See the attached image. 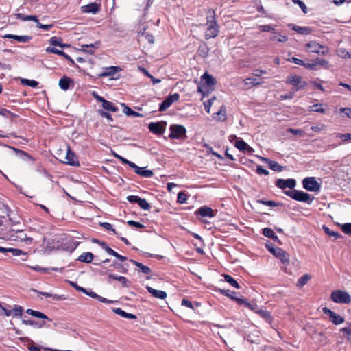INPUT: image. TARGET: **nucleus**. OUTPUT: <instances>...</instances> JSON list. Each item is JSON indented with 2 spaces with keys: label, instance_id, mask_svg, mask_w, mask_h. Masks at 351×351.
Listing matches in <instances>:
<instances>
[{
  "label": "nucleus",
  "instance_id": "obj_1",
  "mask_svg": "<svg viewBox=\"0 0 351 351\" xmlns=\"http://www.w3.org/2000/svg\"><path fill=\"white\" fill-rule=\"evenodd\" d=\"M206 25L208 27L205 32V39L216 38L219 34V26L217 23L213 10H209L206 13Z\"/></svg>",
  "mask_w": 351,
  "mask_h": 351
},
{
  "label": "nucleus",
  "instance_id": "obj_2",
  "mask_svg": "<svg viewBox=\"0 0 351 351\" xmlns=\"http://www.w3.org/2000/svg\"><path fill=\"white\" fill-rule=\"evenodd\" d=\"M284 193L295 201L307 203L308 204H311L314 199L313 196L302 191L289 190L285 191Z\"/></svg>",
  "mask_w": 351,
  "mask_h": 351
},
{
  "label": "nucleus",
  "instance_id": "obj_3",
  "mask_svg": "<svg viewBox=\"0 0 351 351\" xmlns=\"http://www.w3.org/2000/svg\"><path fill=\"white\" fill-rule=\"evenodd\" d=\"M265 247L276 258L280 259L284 264L289 263V255L282 248L275 247L269 241H267Z\"/></svg>",
  "mask_w": 351,
  "mask_h": 351
},
{
  "label": "nucleus",
  "instance_id": "obj_4",
  "mask_svg": "<svg viewBox=\"0 0 351 351\" xmlns=\"http://www.w3.org/2000/svg\"><path fill=\"white\" fill-rule=\"evenodd\" d=\"M286 83L293 86L292 91L295 92L303 90L307 86V82L302 80V77L296 74H289L286 79Z\"/></svg>",
  "mask_w": 351,
  "mask_h": 351
},
{
  "label": "nucleus",
  "instance_id": "obj_5",
  "mask_svg": "<svg viewBox=\"0 0 351 351\" xmlns=\"http://www.w3.org/2000/svg\"><path fill=\"white\" fill-rule=\"evenodd\" d=\"M170 134L169 138L171 139L185 140L187 138L186 130L184 125L172 124L169 127Z\"/></svg>",
  "mask_w": 351,
  "mask_h": 351
},
{
  "label": "nucleus",
  "instance_id": "obj_6",
  "mask_svg": "<svg viewBox=\"0 0 351 351\" xmlns=\"http://www.w3.org/2000/svg\"><path fill=\"white\" fill-rule=\"evenodd\" d=\"M331 300L338 304H349L351 302V296L350 294L343 290L333 291L330 295Z\"/></svg>",
  "mask_w": 351,
  "mask_h": 351
},
{
  "label": "nucleus",
  "instance_id": "obj_7",
  "mask_svg": "<svg viewBox=\"0 0 351 351\" xmlns=\"http://www.w3.org/2000/svg\"><path fill=\"white\" fill-rule=\"evenodd\" d=\"M302 186L308 191L319 192L321 184L317 181L315 177H306L302 180Z\"/></svg>",
  "mask_w": 351,
  "mask_h": 351
},
{
  "label": "nucleus",
  "instance_id": "obj_8",
  "mask_svg": "<svg viewBox=\"0 0 351 351\" xmlns=\"http://www.w3.org/2000/svg\"><path fill=\"white\" fill-rule=\"evenodd\" d=\"M167 122L165 121L158 122H151L148 125L149 131L157 135H162L165 132Z\"/></svg>",
  "mask_w": 351,
  "mask_h": 351
},
{
  "label": "nucleus",
  "instance_id": "obj_9",
  "mask_svg": "<svg viewBox=\"0 0 351 351\" xmlns=\"http://www.w3.org/2000/svg\"><path fill=\"white\" fill-rule=\"evenodd\" d=\"M306 47L309 49L311 53H315L317 54L325 55L328 51V48L324 45H322L316 41H310L306 44Z\"/></svg>",
  "mask_w": 351,
  "mask_h": 351
},
{
  "label": "nucleus",
  "instance_id": "obj_10",
  "mask_svg": "<svg viewBox=\"0 0 351 351\" xmlns=\"http://www.w3.org/2000/svg\"><path fill=\"white\" fill-rule=\"evenodd\" d=\"M99 273L102 275H104V274H107L108 275V277H107V282L108 283H110L111 282V280H118L119 282H120L122 285L123 287H130V282L128 280V279L124 277V276H117V275H115V274H113L112 273H110L109 271V270H101L99 271Z\"/></svg>",
  "mask_w": 351,
  "mask_h": 351
},
{
  "label": "nucleus",
  "instance_id": "obj_11",
  "mask_svg": "<svg viewBox=\"0 0 351 351\" xmlns=\"http://www.w3.org/2000/svg\"><path fill=\"white\" fill-rule=\"evenodd\" d=\"M322 311L328 315L329 320L335 325H339L344 322V318L327 307H324Z\"/></svg>",
  "mask_w": 351,
  "mask_h": 351
},
{
  "label": "nucleus",
  "instance_id": "obj_12",
  "mask_svg": "<svg viewBox=\"0 0 351 351\" xmlns=\"http://www.w3.org/2000/svg\"><path fill=\"white\" fill-rule=\"evenodd\" d=\"M180 99V95L175 93L173 95H169L166 99L160 104L159 111L164 112L169 108L173 103L176 102Z\"/></svg>",
  "mask_w": 351,
  "mask_h": 351
},
{
  "label": "nucleus",
  "instance_id": "obj_13",
  "mask_svg": "<svg viewBox=\"0 0 351 351\" xmlns=\"http://www.w3.org/2000/svg\"><path fill=\"white\" fill-rule=\"evenodd\" d=\"M296 185V181L295 179L289 178L287 180L285 179H278L276 181V186L282 190L286 188H289L291 190H293Z\"/></svg>",
  "mask_w": 351,
  "mask_h": 351
},
{
  "label": "nucleus",
  "instance_id": "obj_14",
  "mask_svg": "<svg viewBox=\"0 0 351 351\" xmlns=\"http://www.w3.org/2000/svg\"><path fill=\"white\" fill-rule=\"evenodd\" d=\"M234 138H236L234 146L239 150H240L244 153H246V154H251V153H252V152H254V149L247 143H246L242 138H237L236 136H234Z\"/></svg>",
  "mask_w": 351,
  "mask_h": 351
},
{
  "label": "nucleus",
  "instance_id": "obj_15",
  "mask_svg": "<svg viewBox=\"0 0 351 351\" xmlns=\"http://www.w3.org/2000/svg\"><path fill=\"white\" fill-rule=\"evenodd\" d=\"M65 160L66 161L64 162L67 165L74 167L80 166L77 156L73 152L71 151L69 146L67 147V153L65 157Z\"/></svg>",
  "mask_w": 351,
  "mask_h": 351
},
{
  "label": "nucleus",
  "instance_id": "obj_16",
  "mask_svg": "<svg viewBox=\"0 0 351 351\" xmlns=\"http://www.w3.org/2000/svg\"><path fill=\"white\" fill-rule=\"evenodd\" d=\"M46 51L47 53H54V54H57V55L63 56V58H66V60H68L69 61L71 65L75 66L76 68H79L78 65L75 63V61L69 55H67L66 53H64L63 51L59 50L55 47H48L46 49Z\"/></svg>",
  "mask_w": 351,
  "mask_h": 351
},
{
  "label": "nucleus",
  "instance_id": "obj_17",
  "mask_svg": "<svg viewBox=\"0 0 351 351\" xmlns=\"http://www.w3.org/2000/svg\"><path fill=\"white\" fill-rule=\"evenodd\" d=\"M100 10L101 5L95 2L81 7V11L83 13L97 14Z\"/></svg>",
  "mask_w": 351,
  "mask_h": 351
},
{
  "label": "nucleus",
  "instance_id": "obj_18",
  "mask_svg": "<svg viewBox=\"0 0 351 351\" xmlns=\"http://www.w3.org/2000/svg\"><path fill=\"white\" fill-rule=\"evenodd\" d=\"M219 292L221 293L222 295H224L231 298L232 300L236 301L239 304H243L245 302L244 298H238L236 295L237 293L230 290L219 289Z\"/></svg>",
  "mask_w": 351,
  "mask_h": 351
},
{
  "label": "nucleus",
  "instance_id": "obj_19",
  "mask_svg": "<svg viewBox=\"0 0 351 351\" xmlns=\"http://www.w3.org/2000/svg\"><path fill=\"white\" fill-rule=\"evenodd\" d=\"M288 27L301 35H308L312 33V29L308 27H300L293 23H289Z\"/></svg>",
  "mask_w": 351,
  "mask_h": 351
},
{
  "label": "nucleus",
  "instance_id": "obj_20",
  "mask_svg": "<svg viewBox=\"0 0 351 351\" xmlns=\"http://www.w3.org/2000/svg\"><path fill=\"white\" fill-rule=\"evenodd\" d=\"M265 163L274 171L281 172L285 169V167L281 166L276 161L271 160L267 158H265Z\"/></svg>",
  "mask_w": 351,
  "mask_h": 351
},
{
  "label": "nucleus",
  "instance_id": "obj_21",
  "mask_svg": "<svg viewBox=\"0 0 351 351\" xmlns=\"http://www.w3.org/2000/svg\"><path fill=\"white\" fill-rule=\"evenodd\" d=\"M146 289L149 293L152 294V296H154L156 298L163 300L165 299L167 296V294L165 291L161 290H156L148 285L146 286Z\"/></svg>",
  "mask_w": 351,
  "mask_h": 351
},
{
  "label": "nucleus",
  "instance_id": "obj_22",
  "mask_svg": "<svg viewBox=\"0 0 351 351\" xmlns=\"http://www.w3.org/2000/svg\"><path fill=\"white\" fill-rule=\"evenodd\" d=\"M196 214L202 217H213L215 216V213L211 208L204 206L197 210Z\"/></svg>",
  "mask_w": 351,
  "mask_h": 351
},
{
  "label": "nucleus",
  "instance_id": "obj_23",
  "mask_svg": "<svg viewBox=\"0 0 351 351\" xmlns=\"http://www.w3.org/2000/svg\"><path fill=\"white\" fill-rule=\"evenodd\" d=\"M72 84L73 86L74 83L71 78L67 77V76H63L60 80L58 85L60 88L63 90H67L70 85Z\"/></svg>",
  "mask_w": 351,
  "mask_h": 351
},
{
  "label": "nucleus",
  "instance_id": "obj_24",
  "mask_svg": "<svg viewBox=\"0 0 351 351\" xmlns=\"http://www.w3.org/2000/svg\"><path fill=\"white\" fill-rule=\"evenodd\" d=\"M268 39L274 43L279 42L285 43L288 40V38L286 36L278 34L276 31L271 33L269 36Z\"/></svg>",
  "mask_w": 351,
  "mask_h": 351
},
{
  "label": "nucleus",
  "instance_id": "obj_25",
  "mask_svg": "<svg viewBox=\"0 0 351 351\" xmlns=\"http://www.w3.org/2000/svg\"><path fill=\"white\" fill-rule=\"evenodd\" d=\"M84 293H85L86 295L91 297L92 298L97 299V300H99L101 302H103V303L111 304V303L113 302L112 300H108V299L105 298L104 297H101V296L99 295L95 292H94V291H93L91 290L86 289V291L84 292Z\"/></svg>",
  "mask_w": 351,
  "mask_h": 351
},
{
  "label": "nucleus",
  "instance_id": "obj_26",
  "mask_svg": "<svg viewBox=\"0 0 351 351\" xmlns=\"http://www.w3.org/2000/svg\"><path fill=\"white\" fill-rule=\"evenodd\" d=\"M121 69L119 66H110L105 69V71L98 75L100 77L113 76L116 73L120 71Z\"/></svg>",
  "mask_w": 351,
  "mask_h": 351
},
{
  "label": "nucleus",
  "instance_id": "obj_27",
  "mask_svg": "<svg viewBox=\"0 0 351 351\" xmlns=\"http://www.w3.org/2000/svg\"><path fill=\"white\" fill-rule=\"evenodd\" d=\"M4 38L14 39L18 42L21 43H27L32 39V36L28 35L18 36L14 34H6L4 36Z\"/></svg>",
  "mask_w": 351,
  "mask_h": 351
},
{
  "label": "nucleus",
  "instance_id": "obj_28",
  "mask_svg": "<svg viewBox=\"0 0 351 351\" xmlns=\"http://www.w3.org/2000/svg\"><path fill=\"white\" fill-rule=\"evenodd\" d=\"M49 43L53 46H58L62 48H68L71 46L69 44L63 43L62 38L56 36L51 37L49 40Z\"/></svg>",
  "mask_w": 351,
  "mask_h": 351
},
{
  "label": "nucleus",
  "instance_id": "obj_29",
  "mask_svg": "<svg viewBox=\"0 0 351 351\" xmlns=\"http://www.w3.org/2000/svg\"><path fill=\"white\" fill-rule=\"evenodd\" d=\"M94 258V255L91 252H83L81 255H80L77 258V261L86 263H90Z\"/></svg>",
  "mask_w": 351,
  "mask_h": 351
},
{
  "label": "nucleus",
  "instance_id": "obj_30",
  "mask_svg": "<svg viewBox=\"0 0 351 351\" xmlns=\"http://www.w3.org/2000/svg\"><path fill=\"white\" fill-rule=\"evenodd\" d=\"M243 304H245V306H247L250 309L258 313L261 317H263V310L256 303H249L245 300V302Z\"/></svg>",
  "mask_w": 351,
  "mask_h": 351
},
{
  "label": "nucleus",
  "instance_id": "obj_31",
  "mask_svg": "<svg viewBox=\"0 0 351 351\" xmlns=\"http://www.w3.org/2000/svg\"><path fill=\"white\" fill-rule=\"evenodd\" d=\"M210 49L206 43L200 45L197 49V54L202 58H206L209 54Z\"/></svg>",
  "mask_w": 351,
  "mask_h": 351
},
{
  "label": "nucleus",
  "instance_id": "obj_32",
  "mask_svg": "<svg viewBox=\"0 0 351 351\" xmlns=\"http://www.w3.org/2000/svg\"><path fill=\"white\" fill-rule=\"evenodd\" d=\"M130 261L133 265H134L135 266H136L137 267L139 268V271H141L145 274H149L151 273L152 271L149 267L145 266V265H143L141 263L138 262L134 260H132V259H130Z\"/></svg>",
  "mask_w": 351,
  "mask_h": 351
},
{
  "label": "nucleus",
  "instance_id": "obj_33",
  "mask_svg": "<svg viewBox=\"0 0 351 351\" xmlns=\"http://www.w3.org/2000/svg\"><path fill=\"white\" fill-rule=\"evenodd\" d=\"M121 105L123 106V112L128 116H132L134 117H142L143 115L126 106L125 104L121 103Z\"/></svg>",
  "mask_w": 351,
  "mask_h": 351
},
{
  "label": "nucleus",
  "instance_id": "obj_34",
  "mask_svg": "<svg viewBox=\"0 0 351 351\" xmlns=\"http://www.w3.org/2000/svg\"><path fill=\"white\" fill-rule=\"evenodd\" d=\"M265 237L271 239L274 242L282 244V242L271 228H265Z\"/></svg>",
  "mask_w": 351,
  "mask_h": 351
},
{
  "label": "nucleus",
  "instance_id": "obj_35",
  "mask_svg": "<svg viewBox=\"0 0 351 351\" xmlns=\"http://www.w3.org/2000/svg\"><path fill=\"white\" fill-rule=\"evenodd\" d=\"M26 313L32 316H34V317L39 318V319L51 320L45 314H44L42 312L38 311L28 308L26 311Z\"/></svg>",
  "mask_w": 351,
  "mask_h": 351
},
{
  "label": "nucleus",
  "instance_id": "obj_36",
  "mask_svg": "<svg viewBox=\"0 0 351 351\" xmlns=\"http://www.w3.org/2000/svg\"><path fill=\"white\" fill-rule=\"evenodd\" d=\"M201 78L202 80H204L205 84L208 86H212L216 84V80L215 77L213 75L208 74L207 73H205L204 75H202Z\"/></svg>",
  "mask_w": 351,
  "mask_h": 351
},
{
  "label": "nucleus",
  "instance_id": "obj_37",
  "mask_svg": "<svg viewBox=\"0 0 351 351\" xmlns=\"http://www.w3.org/2000/svg\"><path fill=\"white\" fill-rule=\"evenodd\" d=\"M102 107L104 110L112 112H115L119 110L118 108L112 102L106 99L102 103Z\"/></svg>",
  "mask_w": 351,
  "mask_h": 351
},
{
  "label": "nucleus",
  "instance_id": "obj_38",
  "mask_svg": "<svg viewBox=\"0 0 351 351\" xmlns=\"http://www.w3.org/2000/svg\"><path fill=\"white\" fill-rule=\"evenodd\" d=\"M22 324H23L25 325H30V326H32L33 327H36V328H42L45 326V322H36L35 320H32V319H23Z\"/></svg>",
  "mask_w": 351,
  "mask_h": 351
},
{
  "label": "nucleus",
  "instance_id": "obj_39",
  "mask_svg": "<svg viewBox=\"0 0 351 351\" xmlns=\"http://www.w3.org/2000/svg\"><path fill=\"white\" fill-rule=\"evenodd\" d=\"M323 230L326 234H328V236L333 237L334 240H337V239L343 237L342 235L340 234L338 232L331 230L328 227H327L325 225L323 226Z\"/></svg>",
  "mask_w": 351,
  "mask_h": 351
},
{
  "label": "nucleus",
  "instance_id": "obj_40",
  "mask_svg": "<svg viewBox=\"0 0 351 351\" xmlns=\"http://www.w3.org/2000/svg\"><path fill=\"white\" fill-rule=\"evenodd\" d=\"M181 304L182 306H184L193 310L195 309V306L198 307L200 306V303H199L198 302H195L194 303H193L186 298L182 299Z\"/></svg>",
  "mask_w": 351,
  "mask_h": 351
},
{
  "label": "nucleus",
  "instance_id": "obj_41",
  "mask_svg": "<svg viewBox=\"0 0 351 351\" xmlns=\"http://www.w3.org/2000/svg\"><path fill=\"white\" fill-rule=\"evenodd\" d=\"M12 311V314L14 317H21L23 312V308L21 306L15 304L13 306L12 309H10Z\"/></svg>",
  "mask_w": 351,
  "mask_h": 351
},
{
  "label": "nucleus",
  "instance_id": "obj_42",
  "mask_svg": "<svg viewBox=\"0 0 351 351\" xmlns=\"http://www.w3.org/2000/svg\"><path fill=\"white\" fill-rule=\"evenodd\" d=\"M223 276H224L226 282H227L231 286H232L237 289L240 288V286H239V283L237 282V281L234 278H233L231 276H230L228 274H224Z\"/></svg>",
  "mask_w": 351,
  "mask_h": 351
},
{
  "label": "nucleus",
  "instance_id": "obj_43",
  "mask_svg": "<svg viewBox=\"0 0 351 351\" xmlns=\"http://www.w3.org/2000/svg\"><path fill=\"white\" fill-rule=\"evenodd\" d=\"M95 243H98L108 254L113 255L115 252L114 250H113L112 248L108 247V245L106 244V243L104 241H100L99 240H95Z\"/></svg>",
  "mask_w": 351,
  "mask_h": 351
},
{
  "label": "nucleus",
  "instance_id": "obj_44",
  "mask_svg": "<svg viewBox=\"0 0 351 351\" xmlns=\"http://www.w3.org/2000/svg\"><path fill=\"white\" fill-rule=\"evenodd\" d=\"M311 278V276L308 274H306L303 276H302L297 282V286L299 287H302L304 285H305L308 280Z\"/></svg>",
  "mask_w": 351,
  "mask_h": 351
},
{
  "label": "nucleus",
  "instance_id": "obj_45",
  "mask_svg": "<svg viewBox=\"0 0 351 351\" xmlns=\"http://www.w3.org/2000/svg\"><path fill=\"white\" fill-rule=\"evenodd\" d=\"M314 64H316V67L317 66H322L324 69H328L330 66L329 62L324 60L321 58H316L313 60Z\"/></svg>",
  "mask_w": 351,
  "mask_h": 351
},
{
  "label": "nucleus",
  "instance_id": "obj_46",
  "mask_svg": "<svg viewBox=\"0 0 351 351\" xmlns=\"http://www.w3.org/2000/svg\"><path fill=\"white\" fill-rule=\"evenodd\" d=\"M138 175L143 178H151L154 175V173L151 170L146 169V167H142L138 173Z\"/></svg>",
  "mask_w": 351,
  "mask_h": 351
},
{
  "label": "nucleus",
  "instance_id": "obj_47",
  "mask_svg": "<svg viewBox=\"0 0 351 351\" xmlns=\"http://www.w3.org/2000/svg\"><path fill=\"white\" fill-rule=\"evenodd\" d=\"M137 204L144 210H149L150 209V205L145 199L141 197Z\"/></svg>",
  "mask_w": 351,
  "mask_h": 351
},
{
  "label": "nucleus",
  "instance_id": "obj_48",
  "mask_svg": "<svg viewBox=\"0 0 351 351\" xmlns=\"http://www.w3.org/2000/svg\"><path fill=\"white\" fill-rule=\"evenodd\" d=\"M21 83L32 88H36L38 86V82L34 80L23 79Z\"/></svg>",
  "mask_w": 351,
  "mask_h": 351
},
{
  "label": "nucleus",
  "instance_id": "obj_49",
  "mask_svg": "<svg viewBox=\"0 0 351 351\" xmlns=\"http://www.w3.org/2000/svg\"><path fill=\"white\" fill-rule=\"evenodd\" d=\"M219 116V121H224L226 118V110L224 106H222L220 110L216 113Z\"/></svg>",
  "mask_w": 351,
  "mask_h": 351
},
{
  "label": "nucleus",
  "instance_id": "obj_50",
  "mask_svg": "<svg viewBox=\"0 0 351 351\" xmlns=\"http://www.w3.org/2000/svg\"><path fill=\"white\" fill-rule=\"evenodd\" d=\"M215 99H216V97H213L212 98L209 99L208 100L206 101L204 103V109L207 113H210L211 106L213 105V103Z\"/></svg>",
  "mask_w": 351,
  "mask_h": 351
},
{
  "label": "nucleus",
  "instance_id": "obj_51",
  "mask_svg": "<svg viewBox=\"0 0 351 351\" xmlns=\"http://www.w3.org/2000/svg\"><path fill=\"white\" fill-rule=\"evenodd\" d=\"M187 200V195L184 192H180L178 194L177 202L180 204H185Z\"/></svg>",
  "mask_w": 351,
  "mask_h": 351
},
{
  "label": "nucleus",
  "instance_id": "obj_52",
  "mask_svg": "<svg viewBox=\"0 0 351 351\" xmlns=\"http://www.w3.org/2000/svg\"><path fill=\"white\" fill-rule=\"evenodd\" d=\"M310 108H311V110L313 111V112H321V113L325 112V109L322 107L321 104H314V105L311 106Z\"/></svg>",
  "mask_w": 351,
  "mask_h": 351
},
{
  "label": "nucleus",
  "instance_id": "obj_53",
  "mask_svg": "<svg viewBox=\"0 0 351 351\" xmlns=\"http://www.w3.org/2000/svg\"><path fill=\"white\" fill-rule=\"evenodd\" d=\"M12 315V311L8 309L5 306H3L0 302V316L5 315L9 317Z\"/></svg>",
  "mask_w": 351,
  "mask_h": 351
},
{
  "label": "nucleus",
  "instance_id": "obj_54",
  "mask_svg": "<svg viewBox=\"0 0 351 351\" xmlns=\"http://www.w3.org/2000/svg\"><path fill=\"white\" fill-rule=\"evenodd\" d=\"M244 83L245 85H258L261 84L255 77H247L244 80Z\"/></svg>",
  "mask_w": 351,
  "mask_h": 351
},
{
  "label": "nucleus",
  "instance_id": "obj_55",
  "mask_svg": "<svg viewBox=\"0 0 351 351\" xmlns=\"http://www.w3.org/2000/svg\"><path fill=\"white\" fill-rule=\"evenodd\" d=\"M100 226L104 228L107 230H110L113 232L114 234L118 235V232L116 231L114 228H112V225L108 222H102L100 223Z\"/></svg>",
  "mask_w": 351,
  "mask_h": 351
},
{
  "label": "nucleus",
  "instance_id": "obj_56",
  "mask_svg": "<svg viewBox=\"0 0 351 351\" xmlns=\"http://www.w3.org/2000/svg\"><path fill=\"white\" fill-rule=\"evenodd\" d=\"M341 228L345 234L351 235V223H346Z\"/></svg>",
  "mask_w": 351,
  "mask_h": 351
},
{
  "label": "nucleus",
  "instance_id": "obj_57",
  "mask_svg": "<svg viewBox=\"0 0 351 351\" xmlns=\"http://www.w3.org/2000/svg\"><path fill=\"white\" fill-rule=\"evenodd\" d=\"M12 256H19L20 255H25L26 253L24 252L23 251H22L20 249H17V248H11L10 247V252Z\"/></svg>",
  "mask_w": 351,
  "mask_h": 351
},
{
  "label": "nucleus",
  "instance_id": "obj_58",
  "mask_svg": "<svg viewBox=\"0 0 351 351\" xmlns=\"http://www.w3.org/2000/svg\"><path fill=\"white\" fill-rule=\"evenodd\" d=\"M98 113L101 117L106 118L110 121H113L112 115L104 110H98Z\"/></svg>",
  "mask_w": 351,
  "mask_h": 351
},
{
  "label": "nucleus",
  "instance_id": "obj_59",
  "mask_svg": "<svg viewBox=\"0 0 351 351\" xmlns=\"http://www.w3.org/2000/svg\"><path fill=\"white\" fill-rule=\"evenodd\" d=\"M99 46H100V42L96 41L90 45H82V48L92 49L95 50V49L99 48Z\"/></svg>",
  "mask_w": 351,
  "mask_h": 351
},
{
  "label": "nucleus",
  "instance_id": "obj_60",
  "mask_svg": "<svg viewBox=\"0 0 351 351\" xmlns=\"http://www.w3.org/2000/svg\"><path fill=\"white\" fill-rule=\"evenodd\" d=\"M127 223L130 226H133V227H135L136 228H145V226L138 221H133V220H130V221H127Z\"/></svg>",
  "mask_w": 351,
  "mask_h": 351
},
{
  "label": "nucleus",
  "instance_id": "obj_61",
  "mask_svg": "<svg viewBox=\"0 0 351 351\" xmlns=\"http://www.w3.org/2000/svg\"><path fill=\"white\" fill-rule=\"evenodd\" d=\"M337 136L340 138L343 142H346L349 140L351 141V133H346V134H337Z\"/></svg>",
  "mask_w": 351,
  "mask_h": 351
},
{
  "label": "nucleus",
  "instance_id": "obj_62",
  "mask_svg": "<svg viewBox=\"0 0 351 351\" xmlns=\"http://www.w3.org/2000/svg\"><path fill=\"white\" fill-rule=\"evenodd\" d=\"M338 56L342 58H351V55L344 49H339Z\"/></svg>",
  "mask_w": 351,
  "mask_h": 351
},
{
  "label": "nucleus",
  "instance_id": "obj_63",
  "mask_svg": "<svg viewBox=\"0 0 351 351\" xmlns=\"http://www.w3.org/2000/svg\"><path fill=\"white\" fill-rule=\"evenodd\" d=\"M126 199L129 202L132 204H138L141 197L137 195H128Z\"/></svg>",
  "mask_w": 351,
  "mask_h": 351
},
{
  "label": "nucleus",
  "instance_id": "obj_64",
  "mask_svg": "<svg viewBox=\"0 0 351 351\" xmlns=\"http://www.w3.org/2000/svg\"><path fill=\"white\" fill-rule=\"evenodd\" d=\"M0 114L5 117H16V114H14V113L11 112L9 110H8L7 109L1 110Z\"/></svg>",
  "mask_w": 351,
  "mask_h": 351
}]
</instances>
